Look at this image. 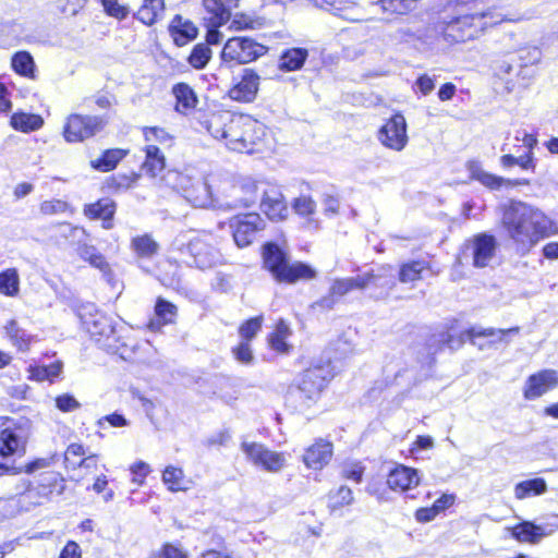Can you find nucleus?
<instances>
[{
  "mask_svg": "<svg viewBox=\"0 0 558 558\" xmlns=\"http://www.w3.org/2000/svg\"><path fill=\"white\" fill-rule=\"evenodd\" d=\"M11 125L22 132L35 131L43 125V119L35 114L14 113L11 117Z\"/></svg>",
  "mask_w": 558,
  "mask_h": 558,
  "instance_id": "obj_38",
  "label": "nucleus"
},
{
  "mask_svg": "<svg viewBox=\"0 0 558 558\" xmlns=\"http://www.w3.org/2000/svg\"><path fill=\"white\" fill-rule=\"evenodd\" d=\"M241 449L254 465L268 472H279L286 464L282 453L271 451L262 444L243 441Z\"/></svg>",
  "mask_w": 558,
  "mask_h": 558,
  "instance_id": "obj_15",
  "label": "nucleus"
},
{
  "mask_svg": "<svg viewBox=\"0 0 558 558\" xmlns=\"http://www.w3.org/2000/svg\"><path fill=\"white\" fill-rule=\"evenodd\" d=\"M84 313L80 312V318L86 331L110 352H118L119 347L116 342V329L112 320L107 315L98 312L93 305L84 308Z\"/></svg>",
  "mask_w": 558,
  "mask_h": 558,
  "instance_id": "obj_9",
  "label": "nucleus"
},
{
  "mask_svg": "<svg viewBox=\"0 0 558 558\" xmlns=\"http://www.w3.org/2000/svg\"><path fill=\"white\" fill-rule=\"evenodd\" d=\"M547 490V484L544 478L535 477L518 483L514 487V496L518 499H524L532 496H538Z\"/></svg>",
  "mask_w": 558,
  "mask_h": 558,
  "instance_id": "obj_31",
  "label": "nucleus"
},
{
  "mask_svg": "<svg viewBox=\"0 0 558 558\" xmlns=\"http://www.w3.org/2000/svg\"><path fill=\"white\" fill-rule=\"evenodd\" d=\"M106 424L112 427H124L129 425V421L120 413L114 412L112 414L105 415L97 421L99 428H105Z\"/></svg>",
  "mask_w": 558,
  "mask_h": 558,
  "instance_id": "obj_56",
  "label": "nucleus"
},
{
  "mask_svg": "<svg viewBox=\"0 0 558 558\" xmlns=\"http://www.w3.org/2000/svg\"><path fill=\"white\" fill-rule=\"evenodd\" d=\"M207 130L215 138L225 140L231 150L246 154L259 151L266 136V126L262 122L230 112L213 114Z\"/></svg>",
  "mask_w": 558,
  "mask_h": 558,
  "instance_id": "obj_1",
  "label": "nucleus"
},
{
  "mask_svg": "<svg viewBox=\"0 0 558 558\" xmlns=\"http://www.w3.org/2000/svg\"><path fill=\"white\" fill-rule=\"evenodd\" d=\"M308 52L304 48H291L286 50L280 57L279 68L283 71H296L300 70Z\"/></svg>",
  "mask_w": 558,
  "mask_h": 558,
  "instance_id": "obj_32",
  "label": "nucleus"
},
{
  "mask_svg": "<svg viewBox=\"0 0 558 558\" xmlns=\"http://www.w3.org/2000/svg\"><path fill=\"white\" fill-rule=\"evenodd\" d=\"M263 324V316L251 318L240 326V336L245 340L250 341L260 330Z\"/></svg>",
  "mask_w": 558,
  "mask_h": 558,
  "instance_id": "obj_51",
  "label": "nucleus"
},
{
  "mask_svg": "<svg viewBox=\"0 0 558 558\" xmlns=\"http://www.w3.org/2000/svg\"><path fill=\"white\" fill-rule=\"evenodd\" d=\"M369 277L357 275L356 277L337 278L331 281L329 291L326 295L317 300L312 306L322 310H332L339 299L353 290H364L367 288Z\"/></svg>",
  "mask_w": 558,
  "mask_h": 558,
  "instance_id": "obj_13",
  "label": "nucleus"
},
{
  "mask_svg": "<svg viewBox=\"0 0 558 558\" xmlns=\"http://www.w3.org/2000/svg\"><path fill=\"white\" fill-rule=\"evenodd\" d=\"M415 86L423 95H428L435 88V83L430 76L423 74L417 77Z\"/></svg>",
  "mask_w": 558,
  "mask_h": 558,
  "instance_id": "obj_63",
  "label": "nucleus"
},
{
  "mask_svg": "<svg viewBox=\"0 0 558 558\" xmlns=\"http://www.w3.org/2000/svg\"><path fill=\"white\" fill-rule=\"evenodd\" d=\"M84 213L92 219H102L108 221L112 219L116 213V204L109 198H102L85 207Z\"/></svg>",
  "mask_w": 558,
  "mask_h": 558,
  "instance_id": "obj_34",
  "label": "nucleus"
},
{
  "mask_svg": "<svg viewBox=\"0 0 558 558\" xmlns=\"http://www.w3.org/2000/svg\"><path fill=\"white\" fill-rule=\"evenodd\" d=\"M125 156V150L119 148L107 149L100 158L92 160L90 166L97 171L108 172L113 170Z\"/></svg>",
  "mask_w": 558,
  "mask_h": 558,
  "instance_id": "obj_28",
  "label": "nucleus"
},
{
  "mask_svg": "<svg viewBox=\"0 0 558 558\" xmlns=\"http://www.w3.org/2000/svg\"><path fill=\"white\" fill-rule=\"evenodd\" d=\"M131 247L142 258H150L159 251V244L149 234L133 238Z\"/></svg>",
  "mask_w": 558,
  "mask_h": 558,
  "instance_id": "obj_35",
  "label": "nucleus"
},
{
  "mask_svg": "<svg viewBox=\"0 0 558 558\" xmlns=\"http://www.w3.org/2000/svg\"><path fill=\"white\" fill-rule=\"evenodd\" d=\"M210 235H195L185 241V235L178 236L172 246L182 255H186L190 259L185 263L195 265L198 268H209L219 262L220 254L211 244Z\"/></svg>",
  "mask_w": 558,
  "mask_h": 558,
  "instance_id": "obj_8",
  "label": "nucleus"
},
{
  "mask_svg": "<svg viewBox=\"0 0 558 558\" xmlns=\"http://www.w3.org/2000/svg\"><path fill=\"white\" fill-rule=\"evenodd\" d=\"M211 58V50L206 44H197L189 56V63L196 70L204 69Z\"/></svg>",
  "mask_w": 558,
  "mask_h": 558,
  "instance_id": "obj_41",
  "label": "nucleus"
},
{
  "mask_svg": "<svg viewBox=\"0 0 558 558\" xmlns=\"http://www.w3.org/2000/svg\"><path fill=\"white\" fill-rule=\"evenodd\" d=\"M178 308L174 304L168 302L162 298H158L155 305L156 316L162 320L163 324H170L177 316Z\"/></svg>",
  "mask_w": 558,
  "mask_h": 558,
  "instance_id": "obj_47",
  "label": "nucleus"
},
{
  "mask_svg": "<svg viewBox=\"0 0 558 558\" xmlns=\"http://www.w3.org/2000/svg\"><path fill=\"white\" fill-rule=\"evenodd\" d=\"M145 161L142 170L149 177L155 178L161 173L166 167V158L159 147L155 144H147L145 147Z\"/></svg>",
  "mask_w": 558,
  "mask_h": 558,
  "instance_id": "obj_25",
  "label": "nucleus"
},
{
  "mask_svg": "<svg viewBox=\"0 0 558 558\" xmlns=\"http://www.w3.org/2000/svg\"><path fill=\"white\" fill-rule=\"evenodd\" d=\"M19 275L15 269H7L0 274V292L13 296L19 292Z\"/></svg>",
  "mask_w": 558,
  "mask_h": 558,
  "instance_id": "obj_45",
  "label": "nucleus"
},
{
  "mask_svg": "<svg viewBox=\"0 0 558 558\" xmlns=\"http://www.w3.org/2000/svg\"><path fill=\"white\" fill-rule=\"evenodd\" d=\"M169 179L173 181V187L181 192L193 206L222 207V203L214 197L209 184L199 173L171 172Z\"/></svg>",
  "mask_w": 558,
  "mask_h": 558,
  "instance_id": "obj_4",
  "label": "nucleus"
},
{
  "mask_svg": "<svg viewBox=\"0 0 558 558\" xmlns=\"http://www.w3.org/2000/svg\"><path fill=\"white\" fill-rule=\"evenodd\" d=\"M511 535L519 542L536 544L546 536V533L543 526L531 521H523L511 529Z\"/></svg>",
  "mask_w": 558,
  "mask_h": 558,
  "instance_id": "obj_26",
  "label": "nucleus"
},
{
  "mask_svg": "<svg viewBox=\"0 0 558 558\" xmlns=\"http://www.w3.org/2000/svg\"><path fill=\"white\" fill-rule=\"evenodd\" d=\"M290 335V328L288 324L280 319L277 325L275 331L269 336V344L270 347L280 353H287L289 350V345L286 342V339Z\"/></svg>",
  "mask_w": 558,
  "mask_h": 558,
  "instance_id": "obj_37",
  "label": "nucleus"
},
{
  "mask_svg": "<svg viewBox=\"0 0 558 558\" xmlns=\"http://www.w3.org/2000/svg\"><path fill=\"white\" fill-rule=\"evenodd\" d=\"M143 134L147 144H154L155 142L167 143L171 140L169 133L165 129L158 126L144 128Z\"/></svg>",
  "mask_w": 558,
  "mask_h": 558,
  "instance_id": "obj_53",
  "label": "nucleus"
},
{
  "mask_svg": "<svg viewBox=\"0 0 558 558\" xmlns=\"http://www.w3.org/2000/svg\"><path fill=\"white\" fill-rule=\"evenodd\" d=\"M85 454V449L81 444H71L64 453V462L66 466L76 469L80 460L78 458Z\"/></svg>",
  "mask_w": 558,
  "mask_h": 558,
  "instance_id": "obj_54",
  "label": "nucleus"
},
{
  "mask_svg": "<svg viewBox=\"0 0 558 558\" xmlns=\"http://www.w3.org/2000/svg\"><path fill=\"white\" fill-rule=\"evenodd\" d=\"M260 208L271 220L283 219L288 213L281 192L274 185L263 187Z\"/></svg>",
  "mask_w": 558,
  "mask_h": 558,
  "instance_id": "obj_18",
  "label": "nucleus"
},
{
  "mask_svg": "<svg viewBox=\"0 0 558 558\" xmlns=\"http://www.w3.org/2000/svg\"><path fill=\"white\" fill-rule=\"evenodd\" d=\"M169 33L177 46L182 47L197 36V27L189 20H184L181 15H175L170 25Z\"/></svg>",
  "mask_w": 558,
  "mask_h": 558,
  "instance_id": "obj_22",
  "label": "nucleus"
},
{
  "mask_svg": "<svg viewBox=\"0 0 558 558\" xmlns=\"http://www.w3.org/2000/svg\"><path fill=\"white\" fill-rule=\"evenodd\" d=\"M172 93L177 99L175 110L185 114L194 109L197 104V97L192 87L186 83H178L172 87Z\"/></svg>",
  "mask_w": 558,
  "mask_h": 558,
  "instance_id": "obj_27",
  "label": "nucleus"
},
{
  "mask_svg": "<svg viewBox=\"0 0 558 558\" xmlns=\"http://www.w3.org/2000/svg\"><path fill=\"white\" fill-rule=\"evenodd\" d=\"M5 331L13 345L20 351H27L29 349L33 337L27 333L26 330L22 329L15 320H11L5 326Z\"/></svg>",
  "mask_w": 558,
  "mask_h": 558,
  "instance_id": "obj_36",
  "label": "nucleus"
},
{
  "mask_svg": "<svg viewBox=\"0 0 558 558\" xmlns=\"http://www.w3.org/2000/svg\"><path fill=\"white\" fill-rule=\"evenodd\" d=\"M558 387V371L543 369L527 377L523 395L527 400H535Z\"/></svg>",
  "mask_w": 558,
  "mask_h": 558,
  "instance_id": "obj_17",
  "label": "nucleus"
},
{
  "mask_svg": "<svg viewBox=\"0 0 558 558\" xmlns=\"http://www.w3.org/2000/svg\"><path fill=\"white\" fill-rule=\"evenodd\" d=\"M267 52V48L248 37L230 38L223 46L221 59L244 64L256 60Z\"/></svg>",
  "mask_w": 558,
  "mask_h": 558,
  "instance_id": "obj_12",
  "label": "nucleus"
},
{
  "mask_svg": "<svg viewBox=\"0 0 558 558\" xmlns=\"http://www.w3.org/2000/svg\"><path fill=\"white\" fill-rule=\"evenodd\" d=\"M56 407L62 412H72L77 410L81 404L72 395L64 393L56 398Z\"/></svg>",
  "mask_w": 558,
  "mask_h": 558,
  "instance_id": "obj_57",
  "label": "nucleus"
},
{
  "mask_svg": "<svg viewBox=\"0 0 558 558\" xmlns=\"http://www.w3.org/2000/svg\"><path fill=\"white\" fill-rule=\"evenodd\" d=\"M469 170L471 172V177L478 182H481L484 186L490 190H499L504 185H510L511 182L501 177L488 173L482 170L477 163L471 162L469 166Z\"/></svg>",
  "mask_w": 558,
  "mask_h": 558,
  "instance_id": "obj_33",
  "label": "nucleus"
},
{
  "mask_svg": "<svg viewBox=\"0 0 558 558\" xmlns=\"http://www.w3.org/2000/svg\"><path fill=\"white\" fill-rule=\"evenodd\" d=\"M13 70L23 76H32L35 70L33 57L27 51H19L12 57Z\"/></svg>",
  "mask_w": 558,
  "mask_h": 558,
  "instance_id": "obj_39",
  "label": "nucleus"
},
{
  "mask_svg": "<svg viewBox=\"0 0 558 558\" xmlns=\"http://www.w3.org/2000/svg\"><path fill=\"white\" fill-rule=\"evenodd\" d=\"M231 228L235 244L239 247H245L253 242L257 231L264 228V221L258 214L248 213L235 217L231 222Z\"/></svg>",
  "mask_w": 558,
  "mask_h": 558,
  "instance_id": "obj_16",
  "label": "nucleus"
},
{
  "mask_svg": "<svg viewBox=\"0 0 558 558\" xmlns=\"http://www.w3.org/2000/svg\"><path fill=\"white\" fill-rule=\"evenodd\" d=\"M418 483L417 471L405 465H397L390 471L387 477V484L393 490H409L418 485Z\"/></svg>",
  "mask_w": 558,
  "mask_h": 558,
  "instance_id": "obj_20",
  "label": "nucleus"
},
{
  "mask_svg": "<svg viewBox=\"0 0 558 558\" xmlns=\"http://www.w3.org/2000/svg\"><path fill=\"white\" fill-rule=\"evenodd\" d=\"M425 269L424 262H411L403 264L399 270V280L403 283L413 282L421 279V274Z\"/></svg>",
  "mask_w": 558,
  "mask_h": 558,
  "instance_id": "obj_46",
  "label": "nucleus"
},
{
  "mask_svg": "<svg viewBox=\"0 0 558 558\" xmlns=\"http://www.w3.org/2000/svg\"><path fill=\"white\" fill-rule=\"evenodd\" d=\"M519 327H512L509 329H494V328H471L466 331V336L470 339L475 337H495L497 336L498 341H506V337L509 335L519 333Z\"/></svg>",
  "mask_w": 558,
  "mask_h": 558,
  "instance_id": "obj_43",
  "label": "nucleus"
},
{
  "mask_svg": "<svg viewBox=\"0 0 558 558\" xmlns=\"http://www.w3.org/2000/svg\"><path fill=\"white\" fill-rule=\"evenodd\" d=\"M362 276L369 277L367 288L375 287L380 289L379 295H387L388 292L396 286V276L390 266H383L376 271L362 274Z\"/></svg>",
  "mask_w": 558,
  "mask_h": 558,
  "instance_id": "obj_24",
  "label": "nucleus"
},
{
  "mask_svg": "<svg viewBox=\"0 0 558 558\" xmlns=\"http://www.w3.org/2000/svg\"><path fill=\"white\" fill-rule=\"evenodd\" d=\"M233 354L235 359L242 364H251L254 360L251 347L247 341H243L236 348H234Z\"/></svg>",
  "mask_w": 558,
  "mask_h": 558,
  "instance_id": "obj_59",
  "label": "nucleus"
},
{
  "mask_svg": "<svg viewBox=\"0 0 558 558\" xmlns=\"http://www.w3.org/2000/svg\"><path fill=\"white\" fill-rule=\"evenodd\" d=\"M507 234L522 248H530L548 235L550 221L537 208L523 202H511L502 214Z\"/></svg>",
  "mask_w": 558,
  "mask_h": 558,
  "instance_id": "obj_2",
  "label": "nucleus"
},
{
  "mask_svg": "<svg viewBox=\"0 0 558 558\" xmlns=\"http://www.w3.org/2000/svg\"><path fill=\"white\" fill-rule=\"evenodd\" d=\"M497 247V239L493 234L481 232L464 243L462 256L471 259L474 267L485 268L495 259Z\"/></svg>",
  "mask_w": 558,
  "mask_h": 558,
  "instance_id": "obj_10",
  "label": "nucleus"
},
{
  "mask_svg": "<svg viewBox=\"0 0 558 558\" xmlns=\"http://www.w3.org/2000/svg\"><path fill=\"white\" fill-rule=\"evenodd\" d=\"M29 437L27 422L8 420L0 427V475L8 473L12 466L5 461L13 456L25 453Z\"/></svg>",
  "mask_w": 558,
  "mask_h": 558,
  "instance_id": "obj_6",
  "label": "nucleus"
},
{
  "mask_svg": "<svg viewBox=\"0 0 558 558\" xmlns=\"http://www.w3.org/2000/svg\"><path fill=\"white\" fill-rule=\"evenodd\" d=\"M542 58V52L537 47H525L518 51V60L520 68H527L537 63Z\"/></svg>",
  "mask_w": 558,
  "mask_h": 558,
  "instance_id": "obj_49",
  "label": "nucleus"
},
{
  "mask_svg": "<svg viewBox=\"0 0 558 558\" xmlns=\"http://www.w3.org/2000/svg\"><path fill=\"white\" fill-rule=\"evenodd\" d=\"M240 0H203V4L208 13L211 14L210 20L215 25H223L231 17V11L238 8Z\"/></svg>",
  "mask_w": 558,
  "mask_h": 558,
  "instance_id": "obj_23",
  "label": "nucleus"
},
{
  "mask_svg": "<svg viewBox=\"0 0 558 558\" xmlns=\"http://www.w3.org/2000/svg\"><path fill=\"white\" fill-rule=\"evenodd\" d=\"M130 470L133 474V482L136 483L137 485L143 484L145 477L150 471L149 465L144 461H138L134 463Z\"/></svg>",
  "mask_w": 558,
  "mask_h": 558,
  "instance_id": "obj_60",
  "label": "nucleus"
},
{
  "mask_svg": "<svg viewBox=\"0 0 558 558\" xmlns=\"http://www.w3.org/2000/svg\"><path fill=\"white\" fill-rule=\"evenodd\" d=\"M266 184H257L254 181H247L241 186L242 192L244 193V196L235 199L231 203L227 202L226 204H222V206H226L228 208H238L240 206L250 207L253 204H255L258 199V192L265 187Z\"/></svg>",
  "mask_w": 558,
  "mask_h": 558,
  "instance_id": "obj_30",
  "label": "nucleus"
},
{
  "mask_svg": "<svg viewBox=\"0 0 558 558\" xmlns=\"http://www.w3.org/2000/svg\"><path fill=\"white\" fill-rule=\"evenodd\" d=\"M331 457L332 445L328 441L319 440L307 448L303 456V461L310 469L322 470L329 463Z\"/></svg>",
  "mask_w": 558,
  "mask_h": 558,
  "instance_id": "obj_21",
  "label": "nucleus"
},
{
  "mask_svg": "<svg viewBox=\"0 0 558 558\" xmlns=\"http://www.w3.org/2000/svg\"><path fill=\"white\" fill-rule=\"evenodd\" d=\"M106 125L98 116L70 114L63 126V136L68 143H78L93 137Z\"/></svg>",
  "mask_w": 558,
  "mask_h": 558,
  "instance_id": "obj_11",
  "label": "nucleus"
},
{
  "mask_svg": "<svg viewBox=\"0 0 558 558\" xmlns=\"http://www.w3.org/2000/svg\"><path fill=\"white\" fill-rule=\"evenodd\" d=\"M323 206L325 215L336 216L339 213L340 202L332 195H324Z\"/></svg>",
  "mask_w": 558,
  "mask_h": 558,
  "instance_id": "obj_62",
  "label": "nucleus"
},
{
  "mask_svg": "<svg viewBox=\"0 0 558 558\" xmlns=\"http://www.w3.org/2000/svg\"><path fill=\"white\" fill-rule=\"evenodd\" d=\"M259 87V76L251 69H245L241 80L229 90L231 99L251 102L255 99Z\"/></svg>",
  "mask_w": 558,
  "mask_h": 558,
  "instance_id": "obj_19",
  "label": "nucleus"
},
{
  "mask_svg": "<svg viewBox=\"0 0 558 558\" xmlns=\"http://www.w3.org/2000/svg\"><path fill=\"white\" fill-rule=\"evenodd\" d=\"M78 255L81 258L88 262L92 266L102 271H106L109 267L105 257L93 245H81L78 247Z\"/></svg>",
  "mask_w": 558,
  "mask_h": 558,
  "instance_id": "obj_44",
  "label": "nucleus"
},
{
  "mask_svg": "<svg viewBox=\"0 0 558 558\" xmlns=\"http://www.w3.org/2000/svg\"><path fill=\"white\" fill-rule=\"evenodd\" d=\"M105 12L117 20H124L128 17L130 10L126 5H122L118 0H100Z\"/></svg>",
  "mask_w": 558,
  "mask_h": 558,
  "instance_id": "obj_50",
  "label": "nucleus"
},
{
  "mask_svg": "<svg viewBox=\"0 0 558 558\" xmlns=\"http://www.w3.org/2000/svg\"><path fill=\"white\" fill-rule=\"evenodd\" d=\"M365 468L360 462L345 463L342 468V476L355 483H360L363 478Z\"/></svg>",
  "mask_w": 558,
  "mask_h": 558,
  "instance_id": "obj_55",
  "label": "nucleus"
},
{
  "mask_svg": "<svg viewBox=\"0 0 558 558\" xmlns=\"http://www.w3.org/2000/svg\"><path fill=\"white\" fill-rule=\"evenodd\" d=\"M160 558H189L187 551L180 545L166 543L159 554Z\"/></svg>",
  "mask_w": 558,
  "mask_h": 558,
  "instance_id": "obj_58",
  "label": "nucleus"
},
{
  "mask_svg": "<svg viewBox=\"0 0 558 558\" xmlns=\"http://www.w3.org/2000/svg\"><path fill=\"white\" fill-rule=\"evenodd\" d=\"M377 138L386 148L401 151L409 141L405 118L401 113L393 114L379 129Z\"/></svg>",
  "mask_w": 558,
  "mask_h": 558,
  "instance_id": "obj_14",
  "label": "nucleus"
},
{
  "mask_svg": "<svg viewBox=\"0 0 558 558\" xmlns=\"http://www.w3.org/2000/svg\"><path fill=\"white\" fill-rule=\"evenodd\" d=\"M81 548L75 542H68L60 553L59 558H81Z\"/></svg>",
  "mask_w": 558,
  "mask_h": 558,
  "instance_id": "obj_64",
  "label": "nucleus"
},
{
  "mask_svg": "<svg viewBox=\"0 0 558 558\" xmlns=\"http://www.w3.org/2000/svg\"><path fill=\"white\" fill-rule=\"evenodd\" d=\"M162 481L172 492L185 490L184 473L181 469L169 465L162 473Z\"/></svg>",
  "mask_w": 558,
  "mask_h": 558,
  "instance_id": "obj_42",
  "label": "nucleus"
},
{
  "mask_svg": "<svg viewBox=\"0 0 558 558\" xmlns=\"http://www.w3.org/2000/svg\"><path fill=\"white\" fill-rule=\"evenodd\" d=\"M265 267L278 282L295 283L299 280H311L316 271L302 262H290L288 254L275 243H267L263 251Z\"/></svg>",
  "mask_w": 558,
  "mask_h": 558,
  "instance_id": "obj_3",
  "label": "nucleus"
},
{
  "mask_svg": "<svg viewBox=\"0 0 558 558\" xmlns=\"http://www.w3.org/2000/svg\"><path fill=\"white\" fill-rule=\"evenodd\" d=\"M62 367L61 361H56L49 365H29L27 368L29 373L28 378L37 381H53L54 378L60 376Z\"/></svg>",
  "mask_w": 558,
  "mask_h": 558,
  "instance_id": "obj_29",
  "label": "nucleus"
},
{
  "mask_svg": "<svg viewBox=\"0 0 558 558\" xmlns=\"http://www.w3.org/2000/svg\"><path fill=\"white\" fill-rule=\"evenodd\" d=\"M330 378V372L322 366L306 369L299 380V384L288 391V400L298 403L295 407L310 408L318 399L322 390Z\"/></svg>",
  "mask_w": 558,
  "mask_h": 558,
  "instance_id": "obj_7",
  "label": "nucleus"
},
{
  "mask_svg": "<svg viewBox=\"0 0 558 558\" xmlns=\"http://www.w3.org/2000/svg\"><path fill=\"white\" fill-rule=\"evenodd\" d=\"M292 207L298 215L310 217L316 210V203L308 196H300L293 201Z\"/></svg>",
  "mask_w": 558,
  "mask_h": 558,
  "instance_id": "obj_52",
  "label": "nucleus"
},
{
  "mask_svg": "<svg viewBox=\"0 0 558 558\" xmlns=\"http://www.w3.org/2000/svg\"><path fill=\"white\" fill-rule=\"evenodd\" d=\"M439 512H441V506L420 508L415 512V519L418 522L426 523L434 520Z\"/></svg>",
  "mask_w": 558,
  "mask_h": 558,
  "instance_id": "obj_61",
  "label": "nucleus"
},
{
  "mask_svg": "<svg viewBox=\"0 0 558 558\" xmlns=\"http://www.w3.org/2000/svg\"><path fill=\"white\" fill-rule=\"evenodd\" d=\"M420 0H379L383 11L391 14H408L416 8Z\"/></svg>",
  "mask_w": 558,
  "mask_h": 558,
  "instance_id": "obj_40",
  "label": "nucleus"
},
{
  "mask_svg": "<svg viewBox=\"0 0 558 558\" xmlns=\"http://www.w3.org/2000/svg\"><path fill=\"white\" fill-rule=\"evenodd\" d=\"M330 507L332 510L349 506L353 502L352 490L348 486H340L335 493H330Z\"/></svg>",
  "mask_w": 558,
  "mask_h": 558,
  "instance_id": "obj_48",
  "label": "nucleus"
},
{
  "mask_svg": "<svg viewBox=\"0 0 558 558\" xmlns=\"http://www.w3.org/2000/svg\"><path fill=\"white\" fill-rule=\"evenodd\" d=\"M502 21H505V17L501 14L496 13L493 10H487L481 13L466 14L451 20L447 24L444 33L447 38H450L453 41H464L476 37L485 27L497 25Z\"/></svg>",
  "mask_w": 558,
  "mask_h": 558,
  "instance_id": "obj_5",
  "label": "nucleus"
}]
</instances>
